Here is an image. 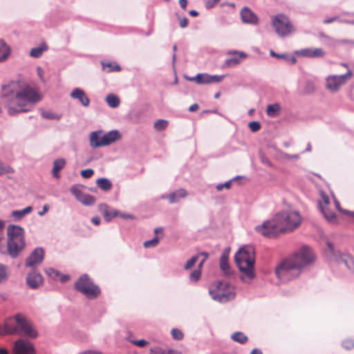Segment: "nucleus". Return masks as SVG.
Here are the masks:
<instances>
[{
    "label": "nucleus",
    "mask_w": 354,
    "mask_h": 354,
    "mask_svg": "<svg viewBox=\"0 0 354 354\" xmlns=\"http://www.w3.org/2000/svg\"><path fill=\"white\" fill-rule=\"evenodd\" d=\"M179 24H180V26L183 28H185L187 26V24H188V19L187 17H183V18H180L179 19Z\"/></svg>",
    "instance_id": "53"
},
{
    "label": "nucleus",
    "mask_w": 354,
    "mask_h": 354,
    "mask_svg": "<svg viewBox=\"0 0 354 354\" xmlns=\"http://www.w3.org/2000/svg\"><path fill=\"white\" fill-rule=\"evenodd\" d=\"M352 77L351 71L348 70L345 75H330L326 78V88L331 91H337L348 79Z\"/></svg>",
    "instance_id": "11"
},
{
    "label": "nucleus",
    "mask_w": 354,
    "mask_h": 354,
    "mask_svg": "<svg viewBox=\"0 0 354 354\" xmlns=\"http://www.w3.org/2000/svg\"><path fill=\"white\" fill-rule=\"evenodd\" d=\"M92 222L96 225H98L100 223V218L98 216L93 217L92 218Z\"/></svg>",
    "instance_id": "60"
},
{
    "label": "nucleus",
    "mask_w": 354,
    "mask_h": 354,
    "mask_svg": "<svg viewBox=\"0 0 354 354\" xmlns=\"http://www.w3.org/2000/svg\"><path fill=\"white\" fill-rule=\"evenodd\" d=\"M298 56L307 57H319L324 55V52L322 48H304L295 52Z\"/></svg>",
    "instance_id": "20"
},
{
    "label": "nucleus",
    "mask_w": 354,
    "mask_h": 354,
    "mask_svg": "<svg viewBox=\"0 0 354 354\" xmlns=\"http://www.w3.org/2000/svg\"><path fill=\"white\" fill-rule=\"evenodd\" d=\"M132 343L139 347H144L147 344V342L145 339L133 340Z\"/></svg>",
    "instance_id": "52"
},
{
    "label": "nucleus",
    "mask_w": 354,
    "mask_h": 354,
    "mask_svg": "<svg viewBox=\"0 0 354 354\" xmlns=\"http://www.w3.org/2000/svg\"><path fill=\"white\" fill-rule=\"evenodd\" d=\"M45 272L49 277H50L53 279L57 278L59 275V272L52 268H46L45 270Z\"/></svg>",
    "instance_id": "47"
},
{
    "label": "nucleus",
    "mask_w": 354,
    "mask_h": 354,
    "mask_svg": "<svg viewBox=\"0 0 354 354\" xmlns=\"http://www.w3.org/2000/svg\"><path fill=\"white\" fill-rule=\"evenodd\" d=\"M81 174L84 178H88V169L82 170Z\"/></svg>",
    "instance_id": "61"
},
{
    "label": "nucleus",
    "mask_w": 354,
    "mask_h": 354,
    "mask_svg": "<svg viewBox=\"0 0 354 354\" xmlns=\"http://www.w3.org/2000/svg\"><path fill=\"white\" fill-rule=\"evenodd\" d=\"M8 278L7 267L0 263V283L5 281Z\"/></svg>",
    "instance_id": "39"
},
{
    "label": "nucleus",
    "mask_w": 354,
    "mask_h": 354,
    "mask_svg": "<svg viewBox=\"0 0 354 354\" xmlns=\"http://www.w3.org/2000/svg\"><path fill=\"white\" fill-rule=\"evenodd\" d=\"M254 230L259 234L268 238L275 237L282 233L274 217L257 225Z\"/></svg>",
    "instance_id": "9"
},
{
    "label": "nucleus",
    "mask_w": 354,
    "mask_h": 354,
    "mask_svg": "<svg viewBox=\"0 0 354 354\" xmlns=\"http://www.w3.org/2000/svg\"><path fill=\"white\" fill-rule=\"evenodd\" d=\"M150 354H166V352L160 348H154L151 350Z\"/></svg>",
    "instance_id": "54"
},
{
    "label": "nucleus",
    "mask_w": 354,
    "mask_h": 354,
    "mask_svg": "<svg viewBox=\"0 0 354 354\" xmlns=\"http://www.w3.org/2000/svg\"><path fill=\"white\" fill-rule=\"evenodd\" d=\"M315 261V255L310 248L304 246L298 250L292 257L284 260L275 270L278 278L289 279L292 272L295 276L299 274L304 267Z\"/></svg>",
    "instance_id": "2"
},
{
    "label": "nucleus",
    "mask_w": 354,
    "mask_h": 354,
    "mask_svg": "<svg viewBox=\"0 0 354 354\" xmlns=\"http://www.w3.org/2000/svg\"><path fill=\"white\" fill-rule=\"evenodd\" d=\"M166 354H181L180 352L178 351L169 350L166 352Z\"/></svg>",
    "instance_id": "64"
},
{
    "label": "nucleus",
    "mask_w": 354,
    "mask_h": 354,
    "mask_svg": "<svg viewBox=\"0 0 354 354\" xmlns=\"http://www.w3.org/2000/svg\"><path fill=\"white\" fill-rule=\"evenodd\" d=\"M168 124L169 122L167 120L160 119L155 122L153 127L156 131H161L167 127Z\"/></svg>",
    "instance_id": "35"
},
{
    "label": "nucleus",
    "mask_w": 354,
    "mask_h": 354,
    "mask_svg": "<svg viewBox=\"0 0 354 354\" xmlns=\"http://www.w3.org/2000/svg\"><path fill=\"white\" fill-rule=\"evenodd\" d=\"M186 196L187 192L184 189H180L171 193L168 196V199L170 203H174L178 201L180 198H185Z\"/></svg>",
    "instance_id": "26"
},
{
    "label": "nucleus",
    "mask_w": 354,
    "mask_h": 354,
    "mask_svg": "<svg viewBox=\"0 0 354 354\" xmlns=\"http://www.w3.org/2000/svg\"><path fill=\"white\" fill-rule=\"evenodd\" d=\"M49 209V206L47 204H45L44 206H43V209L42 211L41 212H38V214L40 216H44Z\"/></svg>",
    "instance_id": "55"
},
{
    "label": "nucleus",
    "mask_w": 354,
    "mask_h": 354,
    "mask_svg": "<svg viewBox=\"0 0 354 354\" xmlns=\"http://www.w3.org/2000/svg\"><path fill=\"white\" fill-rule=\"evenodd\" d=\"M241 20L244 24L257 25L259 18L257 15L248 7H244L240 12Z\"/></svg>",
    "instance_id": "16"
},
{
    "label": "nucleus",
    "mask_w": 354,
    "mask_h": 354,
    "mask_svg": "<svg viewBox=\"0 0 354 354\" xmlns=\"http://www.w3.org/2000/svg\"><path fill=\"white\" fill-rule=\"evenodd\" d=\"M14 354H35L32 344L24 339L16 341L14 346Z\"/></svg>",
    "instance_id": "14"
},
{
    "label": "nucleus",
    "mask_w": 354,
    "mask_h": 354,
    "mask_svg": "<svg viewBox=\"0 0 354 354\" xmlns=\"http://www.w3.org/2000/svg\"><path fill=\"white\" fill-rule=\"evenodd\" d=\"M281 106L279 104H272L267 106L266 113L268 116L274 117L279 114Z\"/></svg>",
    "instance_id": "29"
},
{
    "label": "nucleus",
    "mask_w": 354,
    "mask_h": 354,
    "mask_svg": "<svg viewBox=\"0 0 354 354\" xmlns=\"http://www.w3.org/2000/svg\"><path fill=\"white\" fill-rule=\"evenodd\" d=\"M230 189L231 187V181H227L224 184H220L216 186V189L218 191H221L223 188Z\"/></svg>",
    "instance_id": "50"
},
{
    "label": "nucleus",
    "mask_w": 354,
    "mask_h": 354,
    "mask_svg": "<svg viewBox=\"0 0 354 354\" xmlns=\"http://www.w3.org/2000/svg\"><path fill=\"white\" fill-rule=\"evenodd\" d=\"M223 77L224 75H211L206 73H199L195 77L189 78V80L194 81L199 84H204L220 82Z\"/></svg>",
    "instance_id": "12"
},
{
    "label": "nucleus",
    "mask_w": 354,
    "mask_h": 354,
    "mask_svg": "<svg viewBox=\"0 0 354 354\" xmlns=\"http://www.w3.org/2000/svg\"><path fill=\"white\" fill-rule=\"evenodd\" d=\"M15 172V169L8 165H4L0 162V176L5 174H12Z\"/></svg>",
    "instance_id": "38"
},
{
    "label": "nucleus",
    "mask_w": 354,
    "mask_h": 354,
    "mask_svg": "<svg viewBox=\"0 0 354 354\" xmlns=\"http://www.w3.org/2000/svg\"><path fill=\"white\" fill-rule=\"evenodd\" d=\"M189 14L192 16V17H197L198 16L199 13L198 11L195 10H191L189 12Z\"/></svg>",
    "instance_id": "62"
},
{
    "label": "nucleus",
    "mask_w": 354,
    "mask_h": 354,
    "mask_svg": "<svg viewBox=\"0 0 354 354\" xmlns=\"http://www.w3.org/2000/svg\"><path fill=\"white\" fill-rule=\"evenodd\" d=\"M171 333L172 337L176 340H181L184 337L183 333L178 328H173Z\"/></svg>",
    "instance_id": "40"
},
{
    "label": "nucleus",
    "mask_w": 354,
    "mask_h": 354,
    "mask_svg": "<svg viewBox=\"0 0 354 354\" xmlns=\"http://www.w3.org/2000/svg\"><path fill=\"white\" fill-rule=\"evenodd\" d=\"M199 108L198 105L197 104H193L192 105H191L189 108V111L190 112H194V111H196V110H198Z\"/></svg>",
    "instance_id": "59"
},
{
    "label": "nucleus",
    "mask_w": 354,
    "mask_h": 354,
    "mask_svg": "<svg viewBox=\"0 0 354 354\" xmlns=\"http://www.w3.org/2000/svg\"><path fill=\"white\" fill-rule=\"evenodd\" d=\"M201 276V270L196 269L189 274V279L192 281L196 282L199 280Z\"/></svg>",
    "instance_id": "41"
},
{
    "label": "nucleus",
    "mask_w": 354,
    "mask_h": 354,
    "mask_svg": "<svg viewBox=\"0 0 354 354\" xmlns=\"http://www.w3.org/2000/svg\"><path fill=\"white\" fill-rule=\"evenodd\" d=\"M44 257V251L41 248H35L26 260L27 267H33L42 262Z\"/></svg>",
    "instance_id": "15"
},
{
    "label": "nucleus",
    "mask_w": 354,
    "mask_h": 354,
    "mask_svg": "<svg viewBox=\"0 0 354 354\" xmlns=\"http://www.w3.org/2000/svg\"><path fill=\"white\" fill-rule=\"evenodd\" d=\"M26 282L30 288L35 289L42 284L43 277L39 273L32 272L28 274Z\"/></svg>",
    "instance_id": "18"
},
{
    "label": "nucleus",
    "mask_w": 354,
    "mask_h": 354,
    "mask_svg": "<svg viewBox=\"0 0 354 354\" xmlns=\"http://www.w3.org/2000/svg\"><path fill=\"white\" fill-rule=\"evenodd\" d=\"M106 101L109 106L112 108H116L120 105V99L113 94L108 95L106 98Z\"/></svg>",
    "instance_id": "32"
},
{
    "label": "nucleus",
    "mask_w": 354,
    "mask_h": 354,
    "mask_svg": "<svg viewBox=\"0 0 354 354\" xmlns=\"http://www.w3.org/2000/svg\"><path fill=\"white\" fill-rule=\"evenodd\" d=\"M75 289L88 297V277L86 274L82 275L75 283Z\"/></svg>",
    "instance_id": "17"
},
{
    "label": "nucleus",
    "mask_w": 354,
    "mask_h": 354,
    "mask_svg": "<svg viewBox=\"0 0 354 354\" xmlns=\"http://www.w3.org/2000/svg\"><path fill=\"white\" fill-rule=\"evenodd\" d=\"M219 0H207L205 3V6L207 9L213 8Z\"/></svg>",
    "instance_id": "51"
},
{
    "label": "nucleus",
    "mask_w": 354,
    "mask_h": 354,
    "mask_svg": "<svg viewBox=\"0 0 354 354\" xmlns=\"http://www.w3.org/2000/svg\"><path fill=\"white\" fill-rule=\"evenodd\" d=\"M212 299L219 302H227L235 297L234 287L227 281H218L209 290Z\"/></svg>",
    "instance_id": "7"
},
{
    "label": "nucleus",
    "mask_w": 354,
    "mask_h": 354,
    "mask_svg": "<svg viewBox=\"0 0 354 354\" xmlns=\"http://www.w3.org/2000/svg\"><path fill=\"white\" fill-rule=\"evenodd\" d=\"M338 19V17H330V18H327V19H325L324 21H323V23L325 24H330L336 20Z\"/></svg>",
    "instance_id": "56"
},
{
    "label": "nucleus",
    "mask_w": 354,
    "mask_h": 354,
    "mask_svg": "<svg viewBox=\"0 0 354 354\" xmlns=\"http://www.w3.org/2000/svg\"><path fill=\"white\" fill-rule=\"evenodd\" d=\"M248 127L252 132H256L261 129V124L257 121H252L248 124Z\"/></svg>",
    "instance_id": "46"
},
{
    "label": "nucleus",
    "mask_w": 354,
    "mask_h": 354,
    "mask_svg": "<svg viewBox=\"0 0 354 354\" xmlns=\"http://www.w3.org/2000/svg\"><path fill=\"white\" fill-rule=\"evenodd\" d=\"M327 213L330 215V214H333V216H334V219L332 220V219H330V218H328L326 216H324L325 218L330 223H333V224H335L337 223V216H336V214L335 212H333L330 208H329V206L327 207Z\"/></svg>",
    "instance_id": "48"
},
{
    "label": "nucleus",
    "mask_w": 354,
    "mask_h": 354,
    "mask_svg": "<svg viewBox=\"0 0 354 354\" xmlns=\"http://www.w3.org/2000/svg\"><path fill=\"white\" fill-rule=\"evenodd\" d=\"M234 260L243 278H254L255 252L253 247L246 245L240 248L234 256Z\"/></svg>",
    "instance_id": "4"
},
{
    "label": "nucleus",
    "mask_w": 354,
    "mask_h": 354,
    "mask_svg": "<svg viewBox=\"0 0 354 354\" xmlns=\"http://www.w3.org/2000/svg\"><path fill=\"white\" fill-rule=\"evenodd\" d=\"M100 288L90 282V299L97 298L100 295Z\"/></svg>",
    "instance_id": "36"
},
{
    "label": "nucleus",
    "mask_w": 354,
    "mask_h": 354,
    "mask_svg": "<svg viewBox=\"0 0 354 354\" xmlns=\"http://www.w3.org/2000/svg\"><path fill=\"white\" fill-rule=\"evenodd\" d=\"M99 208L104 219L108 222L119 215V212L117 210L109 208L106 204L100 205Z\"/></svg>",
    "instance_id": "21"
},
{
    "label": "nucleus",
    "mask_w": 354,
    "mask_h": 354,
    "mask_svg": "<svg viewBox=\"0 0 354 354\" xmlns=\"http://www.w3.org/2000/svg\"><path fill=\"white\" fill-rule=\"evenodd\" d=\"M1 97L9 115H15L28 110L25 108L28 103H35L39 100L37 91L28 84L12 81L1 86Z\"/></svg>",
    "instance_id": "1"
},
{
    "label": "nucleus",
    "mask_w": 354,
    "mask_h": 354,
    "mask_svg": "<svg viewBox=\"0 0 354 354\" xmlns=\"http://www.w3.org/2000/svg\"><path fill=\"white\" fill-rule=\"evenodd\" d=\"M250 354H263V353H262V352H261V350H259V349H258V348H254V349L251 351Z\"/></svg>",
    "instance_id": "63"
},
{
    "label": "nucleus",
    "mask_w": 354,
    "mask_h": 354,
    "mask_svg": "<svg viewBox=\"0 0 354 354\" xmlns=\"http://www.w3.org/2000/svg\"><path fill=\"white\" fill-rule=\"evenodd\" d=\"M41 115L44 118L49 120H59L60 118L59 116L55 115L50 111H42Z\"/></svg>",
    "instance_id": "45"
},
{
    "label": "nucleus",
    "mask_w": 354,
    "mask_h": 354,
    "mask_svg": "<svg viewBox=\"0 0 354 354\" xmlns=\"http://www.w3.org/2000/svg\"><path fill=\"white\" fill-rule=\"evenodd\" d=\"M32 210V207L28 206L21 210H15L12 212V216L18 219H21L25 215L30 213Z\"/></svg>",
    "instance_id": "31"
},
{
    "label": "nucleus",
    "mask_w": 354,
    "mask_h": 354,
    "mask_svg": "<svg viewBox=\"0 0 354 354\" xmlns=\"http://www.w3.org/2000/svg\"><path fill=\"white\" fill-rule=\"evenodd\" d=\"M7 247L9 255L16 258L25 247L24 231L18 225H10L7 227Z\"/></svg>",
    "instance_id": "5"
},
{
    "label": "nucleus",
    "mask_w": 354,
    "mask_h": 354,
    "mask_svg": "<svg viewBox=\"0 0 354 354\" xmlns=\"http://www.w3.org/2000/svg\"><path fill=\"white\" fill-rule=\"evenodd\" d=\"M8 334L25 335L30 337H36L37 335L31 323L21 315L8 318L3 326L0 325V335Z\"/></svg>",
    "instance_id": "3"
},
{
    "label": "nucleus",
    "mask_w": 354,
    "mask_h": 354,
    "mask_svg": "<svg viewBox=\"0 0 354 354\" xmlns=\"http://www.w3.org/2000/svg\"><path fill=\"white\" fill-rule=\"evenodd\" d=\"M272 25L276 32L281 37L288 36L294 31V27L289 18L283 14H278L272 19Z\"/></svg>",
    "instance_id": "8"
},
{
    "label": "nucleus",
    "mask_w": 354,
    "mask_h": 354,
    "mask_svg": "<svg viewBox=\"0 0 354 354\" xmlns=\"http://www.w3.org/2000/svg\"><path fill=\"white\" fill-rule=\"evenodd\" d=\"M120 137V134L118 131H111L104 134L100 140H97L96 133L93 132L91 135L90 141L93 147H97L110 145L119 140Z\"/></svg>",
    "instance_id": "10"
},
{
    "label": "nucleus",
    "mask_w": 354,
    "mask_h": 354,
    "mask_svg": "<svg viewBox=\"0 0 354 354\" xmlns=\"http://www.w3.org/2000/svg\"><path fill=\"white\" fill-rule=\"evenodd\" d=\"M102 66L103 70L107 73L120 72L122 70L120 65L118 64V63L115 62H102Z\"/></svg>",
    "instance_id": "27"
},
{
    "label": "nucleus",
    "mask_w": 354,
    "mask_h": 354,
    "mask_svg": "<svg viewBox=\"0 0 354 354\" xmlns=\"http://www.w3.org/2000/svg\"><path fill=\"white\" fill-rule=\"evenodd\" d=\"M274 218L282 233L292 232L301 223V216L298 212L286 211L278 213Z\"/></svg>",
    "instance_id": "6"
},
{
    "label": "nucleus",
    "mask_w": 354,
    "mask_h": 354,
    "mask_svg": "<svg viewBox=\"0 0 354 354\" xmlns=\"http://www.w3.org/2000/svg\"><path fill=\"white\" fill-rule=\"evenodd\" d=\"M344 15L350 16L351 19H340L339 21L341 23L354 25V12H344Z\"/></svg>",
    "instance_id": "42"
},
{
    "label": "nucleus",
    "mask_w": 354,
    "mask_h": 354,
    "mask_svg": "<svg viewBox=\"0 0 354 354\" xmlns=\"http://www.w3.org/2000/svg\"><path fill=\"white\" fill-rule=\"evenodd\" d=\"M232 339L240 344H245L248 342V337L241 332H236L232 335Z\"/></svg>",
    "instance_id": "33"
},
{
    "label": "nucleus",
    "mask_w": 354,
    "mask_h": 354,
    "mask_svg": "<svg viewBox=\"0 0 354 354\" xmlns=\"http://www.w3.org/2000/svg\"><path fill=\"white\" fill-rule=\"evenodd\" d=\"M66 165V161L64 159H57L55 160L53 162V168L52 170V174L53 177L55 178H59L60 175L59 174V171L62 170Z\"/></svg>",
    "instance_id": "24"
},
{
    "label": "nucleus",
    "mask_w": 354,
    "mask_h": 354,
    "mask_svg": "<svg viewBox=\"0 0 354 354\" xmlns=\"http://www.w3.org/2000/svg\"><path fill=\"white\" fill-rule=\"evenodd\" d=\"M71 192L77 201L84 205L88 204V196L87 194V187L82 185H75L71 187Z\"/></svg>",
    "instance_id": "13"
},
{
    "label": "nucleus",
    "mask_w": 354,
    "mask_h": 354,
    "mask_svg": "<svg viewBox=\"0 0 354 354\" xmlns=\"http://www.w3.org/2000/svg\"><path fill=\"white\" fill-rule=\"evenodd\" d=\"M69 279H70V277L66 274H62L59 277V280L62 282H66V281H68Z\"/></svg>",
    "instance_id": "58"
},
{
    "label": "nucleus",
    "mask_w": 354,
    "mask_h": 354,
    "mask_svg": "<svg viewBox=\"0 0 354 354\" xmlns=\"http://www.w3.org/2000/svg\"><path fill=\"white\" fill-rule=\"evenodd\" d=\"M198 260V256H194L192 257L189 260L187 261V263L184 266V268L185 270H189L191 268H192L194 264L196 263Z\"/></svg>",
    "instance_id": "43"
},
{
    "label": "nucleus",
    "mask_w": 354,
    "mask_h": 354,
    "mask_svg": "<svg viewBox=\"0 0 354 354\" xmlns=\"http://www.w3.org/2000/svg\"><path fill=\"white\" fill-rule=\"evenodd\" d=\"M11 53L9 46H0V62L6 60Z\"/></svg>",
    "instance_id": "30"
},
{
    "label": "nucleus",
    "mask_w": 354,
    "mask_h": 354,
    "mask_svg": "<svg viewBox=\"0 0 354 354\" xmlns=\"http://www.w3.org/2000/svg\"><path fill=\"white\" fill-rule=\"evenodd\" d=\"M159 242V239L158 237H154L151 240L147 241L144 243V246L147 248H151L157 245Z\"/></svg>",
    "instance_id": "44"
},
{
    "label": "nucleus",
    "mask_w": 354,
    "mask_h": 354,
    "mask_svg": "<svg viewBox=\"0 0 354 354\" xmlns=\"http://www.w3.org/2000/svg\"><path fill=\"white\" fill-rule=\"evenodd\" d=\"M179 4L182 9L186 10L187 5V0H179Z\"/></svg>",
    "instance_id": "57"
},
{
    "label": "nucleus",
    "mask_w": 354,
    "mask_h": 354,
    "mask_svg": "<svg viewBox=\"0 0 354 354\" xmlns=\"http://www.w3.org/2000/svg\"><path fill=\"white\" fill-rule=\"evenodd\" d=\"M96 184L97 187L104 192H108L112 188V183L107 178H100L97 179Z\"/></svg>",
    "instance_id": "28"
},
{
    "label": "nucleus",
    "mask_w": 354,
    "mask_h": 354,
    "mask_svg": "<svg viewBox=\"0 0 354 354\" xmlns=\"http://www.w3.org/2000/svg\"><path fill=\"white\" fill-rule=\"evenodd\" d=\"M270 55L274 57L284 58L286 61L290 64H294L296 63V59L292 56H288L285 54L278 55L275 53L273 50H270Z\"/></svg>",
    "instance_id": "37"
},
{
    "label": "nucleus",
    "mask_w": 354,
    "mask_h": 354,
    "mask_svg": "<svg viewBox=\"0 0 354 354\" xmlns=\"http://www.w3.org/2000/svg\"><path fill=\"white\" fill-rule=\"evenodd\" d=\"M330 199L327 194L324 192L321 193V200L319 201V207L321 211L324 216H326L328 218L334 219V216L333 214H328L327 213V207L329 206Z\"/></svg>",
    "instance_id": "22"
},
{
    "label": "nucleus",
    "mask_w": 354,
    "mask_h": 354,
    "mask_svg": "<svg viewBox=\"0 0 354 354\" xmlns=\"http://www.w3.org/2000/svg\"><path fill=\"white\" fill-rule=\"evenodd\" d=\"M228 251H225L223 252L220 259V268L224 272L225 274L230 273V268L228 263Z\"/></svg>",
    "instance_id": "25"
},
{
    "label": "nucleus",
    "mask_w": 354,
    "mask_h": 354,
    "mask_svg": "<svg viewBox=\"0 0 354 354\" xmlns=\"http://www.w3.org/2000/svg\"><path fill=\"white\" fill-rule=\"evenodd\" d=\"M47 46H41L37 48H32L30 52V55L32 57H39L43 52L47 50Z\"/></svg>",
    "instance_id": "34"
},
{
    "label": "nucleus",
    "mask_w": 354,
    "mask_h": 354,
    "mask_svg": "<svg viewBox=\"0 0 354 354\" xmlns=\"http://www.w3.org/2000/svg\"><path fill=\"white\" fill-rule=\"evenodd\" d=\"M343 346L346 349H352L354 348V340L353 339H346L343 342Z\"/></svg>",
    "instance_id": "49"
},
{
    "label": "nucleus",
    "mask_w": 354,
    "mask_h": 354,
    "mask_svg": "<svg viewBox=\"0 0 354 354\" xmlns=\"http://www.w3.org/2000/svg\"><path fill=\"white\" fill-rule=\"evenodd\" d=\"M229 54L231 55V57L225 62L227 66L237 65L247 57L246 54L242 51H232L230 52Z\"/></svg>",
    "instance_id": "19"
},
{
    "label": "nucleus",
    "mask_w": 354,
    "mask_h": 354,
    "mask_svg": "<svg viewBox=\"0 0 354 354\" xmlns=\"http://www.w3.org/2000/svg\"><path fill=\"white\" fill-rule=\"evenodd\" d=\"M71 96L73 98L78 99L84 106H86L88 104V98L86 97L85 93L80 88H75L71 93Z\"/></svg>",
    "instance_id": "23"
}]
</instances>
